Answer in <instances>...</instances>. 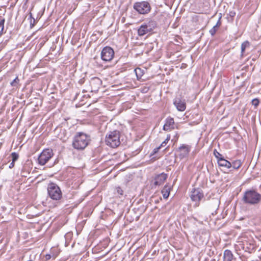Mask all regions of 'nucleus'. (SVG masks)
Returning <instances> with one entry per match:
<instances>
[{
    "label": "nucleus",
    "instance_id": "nucleus-8",
    "mask_svg": "<svg viewBox=\"0 0 261 261\" xmlns=\"http://www.w3.org/2000/svg\"><path fill=\"white\" fill-rule=\"evenodd\" d=\"M114 56V51L109 46L105 47L101 52V58L103 61L108 62L111 61Z\"/></svg>",
    "mask_w": 261,
    "mask_h": 261
},
{
    "label": "nucleus",
    "instance_id": "nucleus-34",
    "mask_svg": "<svg viewBox=\"0 0 261 261\" xmlns=\"http://www.w3.org/2000/svg\"><path fill=\"white\" fill-rule=\"evenodd\" d=\"M30 17H32V13H30Z\"/></svg>",
    "mask_w": 261,
    "mask_h": 261
},
{
    "label": "nucleus",
    "instance_id": "nucleus-2",
    "mask_svg": "<svg viewBox=\"0 0 261 261\" xmlns=\"http://www.w3.org/2000/svg\"><path fill=\"white\" fill-rule=\"evenodd\" d=\"M242 201L245 204H257L261 201V194L254 189L248 190L244 192Z\"/></svg>",
    "mask_w": 261,
    "mask_h": 261
},
{
    "label": "nucleus",
    "instance_id": "nucleus-29",
    "mask_svg": "<svg viewBox=\"0 0 261 261\" xmlns=\"http://www.w3.org/2000/svg\"><path fill=\"white\" fill-rule=\"evenodd\" d=\"M45 259L46 260H49L50 259L51 257V254H46L45 256Z\"/></svg>",
    "mask_w": 261,
    "mask_h": 261
},
{
    "label": "nucleus",
    "instance_id": "nucleus-3",
    "mask_svg": "<svg viewBox=\"0 0 261 261\" xmlns=\"http://www.w3.org/2000/svg\"><path fill=\"white\" fill-rule=\"evenodd\" d=\"M47 192L49 197L54 200H59L61 199L62 193L60 188L57 185L50 183L47 187Z\"/></svg>",
    "mask_w": 261,
    "mask_h": 261
},
{
    "label": "nucleus",
    "instance_id": "nucleus-11",
    "mask_svg": "<svg viewBox=\"0 0 261 261\" xmlns=\"http://www.w3.org/2000/svg\"><path fill=\"white\" fill-rule=\"evenodd\" d=\"M90 84L92 88V91H96L101 86L102 82L99 78L94 77L91 79Z\"/></svg>",
    "mask_w": 261,
    "mask_h": 261
},
{
    "label": "nucleus",
    "instance_id": "nucleus-21",
    "mask_svg": "<svg viewBox=\"0 0 261 261\" xmlns=\"http://www.w3.org/2000/svg\"><path fill=\"white\" fill-rule=\"evenodd\" d=\"M11 156L12 157V161L13 162H15V161H16L18 160V157H19L18 154L15 152H12L11 154Z\"/></svg>",
    "mask_w": 261,
    "mask_h": 261
},
{
    "label": "nucleus",
    "instance_id": "nucleus-14",
    "mask_svg": "<svg viewBox=\"0 0 261 261\" xmlns=\"http://www.w3.org/2000/svg\"><path fill=\"white\" fill-rule=\"evenodd\" d=\"M218 165L220 167H224L226 169H229L231 167V163L225 160L224 158H221L218 161Z\"/></svg>",
    "mask_w": 261,
    "mask_h": 261
},
{
    "label": "nucleus",
    "instance_id": "nucleus-20",
    "mask_svg": "<svg viewBox=\"0 0 261 261\" xmlns=\"http://www.w3.org/2000/svg\"><path fill=\"white\" fill-rule=\"evenodd\" d=\"M249 46V42L248 41H244L241 44V54L243 55L246 47Z\"/></svg>",
    "mask_w": 261,
    "mask_h": 261
},
{
    "label": "nucleus",
    "instance_id": "nucleus-15",
    "mask_svg": "<svg viewBox=\"0 0 261 261\" xmlns=\"http://www.w3.org/2000/svg\"><path fill=\"white\" fill-rule=\"evenodd\" d=\"M179 150L181 152L180 155L184 158L189 154L190 151V147L189 145L183 144L179 148Z\"/></svg>",
    "mask_w": 261,
    "mask_h": 261
},
{
    "label": "nucleus",
    "instance_id": "nucleus-27",
    "mask_svg": "<svg viewBox=\"0 0 261 261\" xmlns=\"http://www.w3.org/2000/svg\"><path fill=\"white\" fill-rule=\"evenodd\" d=\"M123 193V191L120 187H117L116 188V193L118 195H122Z\"/></svg>",
    "mask_w": 261,
    "mask_h": 261
},
{
    "label": "nucleus",
    "instance_id": "nucleus-17",
    "mask_svg": "<svg viewBox=\"0 0 261 261\" xmlns=\"http://www.w3.org/2000/svg\"><path fill=\"white\" fill-rule=\"evenodd\" d=\"M170 187L166 185L162 190V193L164 198L166 199L169 197L170 193Z\"/></svg>",
    "mask_w": 261,
    "mask_h": 261
},
{
    "label": "nucleus",
    "instance_id": "nucleus-32",
    "mask_svg": "<svg viewBox=\"0 0 261 261\" xmlns=\"http://www.w3.org/2000/svg\"><path fill=\"white\" fill-rule=\"evenodd\" d=\"M14 165H15V162H13L12 161V162L9 165V168L11 169L13 168L14 167Z\"/></svg>",
    "mask_w": 261,
    "mask_h": 261
},
{
    "label": "nucleus",
    "instance_id": "nucleus-10",
    "mask_svg": "<svg viewBox=\"0 0 261 261\" xmlns=\"http://www.w3.org/2000/svg\"><path fill=\"white\" fill-rule=\"evenodd\" d=\"M167 177L168 175L164 173H162L156 175L154 178V185L155 186H160L162 185L167 179Z\"/></svg>",
    "mask_w": 261,
    "mask_h": 261
},
{
    "label": "nucleus",
    "instance_id": "nucleus-25",
    "mask_svg": "<svg viewBox=\"0 0 261 261\" xmlns=\"http://www.w3.org/2000/svg\"><path fill=\"white\" fill-rule=\"evenodd\" d=\"M5 19H3L0 21V35L4 30Z\"/></svg>",
    "mask_w": 261,
    "mask_h": 261
},
{
    "label": "nucleus",
    "instance_id": "nucleus-33",
    "mask_svg": "<svg viewBox=\"0 0 261 261\" xmlns=\"http://www.w3.org/2000/svg\"><path fill=\"white\" fill-rule=\"evenodd\" d=\"M179 136L177 132H176L174 138H175V142H176Z\"/></svg>",
    "mask_w": 261,
    "mask_h": 261
},
{
    "label": "nucleus",
    "instance_id": "nucleus-9",
    "mask_svg": "<svg viewBox=\"0 0 261 261\" xmlns=\"http://www.w3.org/2000/svg\"><path fill=\"white\" fill-rule=\"evenodd\" d=\"M190 197L193 201L195 202V206H199V202L203 197V194L202 191L199 189H194L191 193Z\"/></svg>",
    "mask_w": 261,
    "mask_h": 261
},
{
    "label": "nucleus",
    "instance_id": "nucleus-4",
    "mask_svg": "<svg viewBox=\"0 0 261 261\" xmlns=\"http://www.w3.org/2000/svg\"><path fill=\"white\" fill-rule=\"evenodd\" d=\"M120 135L118 131L110 132L106 137V144L112 148L118 146L120 143L119 140Z\"/></svg>",
    "mask_w": 261,
    "mask_h": 261
},
{
    "label": "nucleus",
    "instance_id": "nucleus-24",
    "mask_svg": "<svg viewBox=\"0 0 261 261\" xmlns=\"http://www.w3.org/2000/svg\"><path fill=\"white\" fill-rule=\"evenodd\" d=\"M251 103L252 105H253L255 107H257L259 105V101L258 99L254 98L252 99Z\"/></svg>",
    "mask_w": 261,
    "mask_h": 261
},
{
    "label": "nucleus",
    "instance_id": "nucleus-1",
    "mask_svg": "<svg viewBox=\"0 0 261 261\" xmlns=\"http://www.w3.org/2000/svg\"><path fill=\"white\" fill-rule=\"evenodd\" d=\"M90 141L89 136L82 132H79L74 137L72 145L76 150H83L89 144Z\"/></svg>",
    "mask_w": 261,
    "mask_h": 261
},
{
    "label": "nucleus",
    "instance_id": "nucleus-31",
    "mask_svg": "<svg viewBox=\"0 0 261 261\" xmlns=\"http://www.w3.org/2000/svg\"><path fill=\"white\" fill-rule=\"evenodd\" d=\"M220 25H221V22H220V20H219L215 26H216L217 28H219Z\"/></svg>",
    "mask_w": 261,
    "mask_h": 261
},
{
    "label": "nucleus",
    "instance_id": "nucleus-22",
    "mask_svg": "<svg viewBox=\"0 0 261 261\" xmlns=\"http://www.w3.org/2000/svg\"><path fill=\"white\" fill-rule=\"evenodd\" d=\"M214 154L215 156L217 159V161L221 158H223V155L220 153L216 149L214 150Z\"/></svg>",
    "mask_w": 261,
    "mask_h": 261
},
{
    "label": "nucleus",
    "instance_id": "nucleus-6",
    "mask_svg": "<svg viewBox=\"0 0 261 261\" xmlns=\"http://www.w3.org/2000/svg\"><path fill=\"white\" fill-rule=\"evenodd\" d=\"M53 155L52 149H44L38 158V163L41 165H44L53 157Z\"/></svg>",
    "mask_w": 261,
    "mask_h": 261
},
{
    "label": "nucleus",
    "instance_id": "nucleus-28",
    "mask_svg": "<svg viewBox=\"0 0 261 261\" xmlns=\"http://www.w3.org/2000/svg\"><path fill=\"white\" fill-rule=\"evenodd\" d=\"M228 15L232 18L235 16L236 12L234 11H231L229 12Z\"/></svg>",
    "mask_w": 261,
    "mask_h": 261
},
{
    "label": "nucleus",
    "instance_id": "nucleus-13",
    "mask_svg": "<svg viewBox=\"0 0 261 261\" xmlns=\"http://www.w3.org/2000/svg\"><path fill=\"white\" fill-rule=\"evenodd\" d=\"M174 105L179 111H184L186 108V103L179 98H176L174 101Z\"/></svg>",
    "mask_w": 261,
    "mask_h": 261
},
{
    "label": "nucleus",
    "instance_id": "nucleus-16",
    "mask_svg": "<svg viewBox=\"0 0 261 261\" xmlns=\"http://www.w3.org/2000/svg\"><path fill=\"white\" fill-rule=\"evenodd\" d=\"M233 257V255L230 250L226 249L224 251L223 255V261H232Z\"/></svg>",
    "mask_w": 261,
    "mask_h": 261
},
{
    "label": "nucleus",
    "instance_id": "nucleus-12",
    "mask_svg": "<svg viewBox=\"0 0 261 261\" xmlns=\"http://www.w3.org/2000/svg\"><path fill=\"white\" fill-rule=\"evenodd\" d=\"M174 128V121L173 118L168 117L166 119L165 123L163 126V129L166 131H170Z\"/></svg>",
    "mask_w": 261,
    "mask_h": 261
},
{
    "label": "nucleus",
    "instance_id": "nucleus-7",
    "mask_svg": "<svg viewBox=\"0 0 261 261\" xmlns=\"http://www.w3.org/2000/svg\"><path fill=\"white\" fill-rule=\"evenodd\" d=\"M156 27L155 22L150 21L147 23L141 25L138 30V35L143 36L147 33L151 32Z\"/></svg>",
    "mask_w": 261,
    "mask_h": 261
},
{
    "label": "nucleus",
    "instance_id": "nucleus-30",
    "mask_svg": "<svg viewBox=\"0 0 261 261\" xmlns=\"http://www.w3.org/2000/svg\"><path fill=\"white\" fill-rule=\"evenodd\" d=\"M50 254H51V257L53 258L54 259H55L56 258V257L58 256V254H55V253H53L52 252H51Z\"/></svg>",
    "mask_w": 261,
    "mask_h": 261
},
{
    "label": "nucleus",
    "instance_id": "nucleus-5",
    "mask_svg": "<svg viewBox=\"0 0 261 261\" xmlns=\"http://www.w3.org/2000/svg\"><path fill=\"white\" fill-rule=\"evenodd\" d=\"M133 7L135 10L141 14H147L151 10L150 4L145 1L135 3Z\"/></svg>",
    "mask_w": 261,
    "mask_h": 261
},
{
    "label": "nucleus",
    "instance_id": "nucleus-18",
    "mask_svg": "<svg viewBox=\"0 0 261 261\" xmlns=\"http://www.w3.org/2000/svg\"><path fill=\"white\" fill-rule=\"evenodd\" d=\"M170 138H171L170 135H168L166 139H165V140L164 141H163L161 145L159 147H158L154 149V152H156L157 151H158V150L161 148V147L165 146V145L167 144L168 141L170 140Z\"/></svg>",
    "mask_w": 261,
    "mask_h": 261
},
{
    "label": "nucleus",
    "instance_id": "nucleus-19",
    "mask_svg": "<svg viewBox=\"0 0 261 261\" xmlns=\"http://www.w3.org/2000/svg\"><path fill=\"white\" fill-rule=\"evenodd\" d=\"M232 168L235 169H238L242 165V162L241 160H238L234 161L231 163Z\"/></svg>",
    "mask_w": 261,
    "mask_h": 261
},
{
    "label": "nucleus",
    "instance_id": "nucleus-23",
    "mask_svg": "<svg viewBox=\"0 0 261 261\" xmlns=\"http://www.w3.org/2000/svg\"><path fill=\"white\" fill-rule=\"evenodd\" d=\"M218 28L216 26H214L209 31L210 33L212 36H214L218 30Z\"/></svg>",
    "mask_w": 261,
    "mask_h": 261
},
{
    "label": "nucleus",
    "instance_id": "nucleus-26",
    "mask_svg": "<svg viewBox=\"0 0 261 261\" xmlns=\"http://www.w3.org/2000/svg\"><path fill=\"white\" fill-rule=\"evenodd\" d=\"M19 80L18 77H16L11 83V85L13 87L16 86L17 84L18 83Z\"/></svg>",
    "mask_w": 261,
    "mask_h": 261
}]
</instances>
